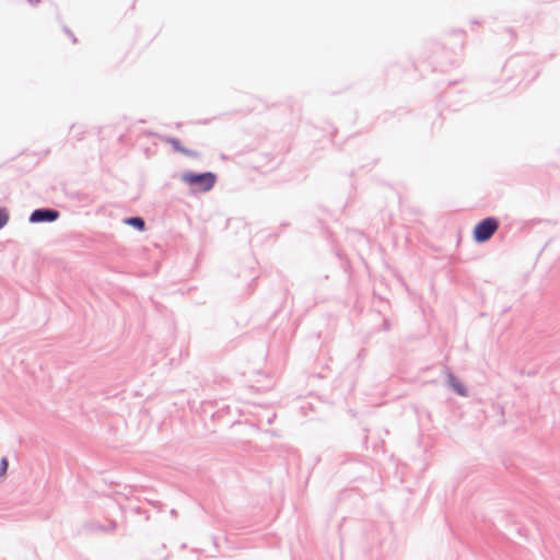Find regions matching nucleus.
Here are the masks:
<instances>
[{"instance_id":"4","label":"nucleus","mask_w":560,"mask_h":560,"mask_svg":"<svg viewBox=\"0 0 560 560\" xmlns=\"http://www.w3.org/2000/svg\"><path fill=\"white\" fill-rule=\"evenodd\" d=\"M126 222L130 225L136 226L140 231L144 229V221L141 218H130Z\"/></svg>"},{"instance_id":"5","label":"nucleus","mask_w":560,"mask_h":560,"mask_svg":"<svg viewBox=\"0 0 560 560\" xmlns=\"http://www.w3.org/2000/svg\"><path fill=\"white\" fill-rule=\"evenodd\" d=\"M9 467V460L7 457H2L0 460V477L4 476L7 474Z\"/></svg>"},{"instance_id":"9","label":"nucleus","mask_w":560,"mask_h":560,"mask_svg":"<svg viewBox=\"0 0 560 560\" xmlns=\"http://www.w3.org/2000/svg\"><path fill=\"white\" fill-rule=\"evenodd\" d=\"M172 143H173V145H174L177 150L183 151V150L179 148V145H178V141H175V140H174V141H172Z\"/></svg>"},{"instance_id":"8","label":"nucleus","mask_w":560,"mask_h":560,"mask_svg":"<svg viewBox=\"0 0 560 560\" xmlns=\"http://www.w3.org/2000/svg\"><path fill=\"white\" fill-rule=\"evenodd\" d=\"M116 527H117V523H116L115 521H112V522L109 523L108 528H104V527H102V529H104V530H115V529H116Z\"/></svg>"},{"instance_id":"10","label":"nucleus","mask_w":560,"mask_h":560,"mask_svg":"<svg viewBox=\"0 0 560 560\" xmlns=\"http://www.w3.org/2000/svg\"><path fill=\"white\" fill-rule=\"evenodd\" d=\"M374 406H381L383 404V401H373L372 402Z\"/></svg>"},{"instance_id":"7","label":"nucleus","mask_w":560,"mask_h":560,"mask_svg":"<svg viewBox=\"0 0 560 560\" xmlns=\"http://www.w3.org/2000/svg\"><path fill=\"white\" fill-rule=\"evenodd\" d=\"M9 215L4 209H0V229L7 224Z\"/></svg>"},{"instance_id":"2","label":"nucleus","mask_w":560,"mask_h":560,"mask_svg":"<svg viewBox=\"0 0 560 560\" xmlns=\"http://www.w3.org/2000/svg\"><path fill=\"white\" fill-rule=\"evenodd\" d=\"M499 222L495 218H487L480 221L474 229V238L478 243L488 241L498 230Z\"/></svg>"},{"instance_id":"6","label":"nucleus","mask_w":560,"mask_h":560,"mask_svg":"<svg viewBox=\"0 0 560 560\" xmlns=\"http://www.w3.org/2000/svg\"><path fill=\"white\" fill-rule=\"evenodd\" d=\"M459 396H469V387H451Z\"/></svg>"},{"instance_id":"3","label":"nucleus","mask_w":560,"mask_h":560,"mask_svg":"<svg viewBox=\"0 0 560 560\" xmlns=\"http://www.w3.org/2000/svg\"><path fill=\"white\" fill-rule=\"evenodd\" d=\"M59 217V213L55 210H43V209H38V210H35L32 214H31V222H44V221H54L56 220L57 218Z\"/></svg>"},{"instance_id":"1","label":"nucleus","mask_w":560,"mask_h":560,"mask_svg":"<svg viewBox=\"0 0 560 560\" xmlns=\"http://www.w3.org/2000/svg\"><path fill=\"white\" fill-rule=\"evenodd\" d=\"M182 179L198 191H208L213 187L215 183V175L210 172L202 174H194L188 172L183 174Z\"/></svg>"}]
</instances>
